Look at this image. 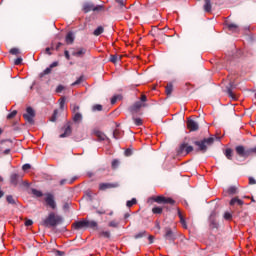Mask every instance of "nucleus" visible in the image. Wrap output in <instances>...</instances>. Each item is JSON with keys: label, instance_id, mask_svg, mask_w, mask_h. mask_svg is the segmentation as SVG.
Returning <instances> with one entry per match:
<instances>
[{"label": "nucleus", "instance_id": "1", "mask_svg": "<svg viewBox=\"0 0 256 256\" xmlns=\"http://www.w3.org/2000/svg\"><path fill=\"white\" fill-rule=\"evenodd\" d=\"M235 151L238 157H243L244 159H247V157L256 155V147L246 149L245 146L238 145L235 147Z\"/></svg>", "mask_w": 256, "mask_h": 256}, {"label": "nucleus", "instance_id": "2", "mask_svg": "<svg viewBox=\"0 0 256 256\" xmlns=\"http://www.w3.org/2000/svg\"><path fill=\"white\" fill-rule=\"evenodd\" d=\"M60 223H63V217L56 215L53 212H51L44 220V225L46 227H57V225H60Z\"/></svg>", "mask_w": 256, "mask_h": 256}, {"label": "nucleus", "instance_id": "3", "mask_svg": "<svg viewBox=\"0 0 256 256\" xmlns=\"http://www.w3.org/2000/svg\"><path fill=\"white\" fill-rule=\"evenodd\" d=\"M213 143H215V138L209 137L204 138L202 141H195L194 145L199 148V151L205 153L207 151V146L213 145Z\"/></svg>", "mask_w": 256, "mask_h": 256}, {"label": "nucleus", "instance_id": "4", "mask_svg": "<svg viewBox=\"0 0 256 256\" xmlns=\"http://www.w3.org/2000/svg\"><path fill=\"white\" fill-rule=\"evenodd\" d=\"M151 199L159 205H175V200H173L172 198H167L165 196H155Z\"/></svg>", "mask_w": 256, "mask_h": 256}, {"label": "nucleus", "instance_id": "5", "mask_svg": "<svg viewBox=\"0 0 256 256\" xmlns=\"http://www.w3.org/2000/svg\"><path fill=\"white\" fill-rule=\"evenodd\" d=\"M23 118L25 119V121H27V123H30V125H33V123H35V110H33L32 107H27L26 108V113L23 114Z\"/></svg>", "mask_w": 256, "mask_h": 256}, {"label": "nucleus", "instance_id": "6", "mask_svg": "<svg viewBox=\"0 0 256 256\" xmlns=\"http://www.w3.org/2000/svg\"><path fill=\"white\" fill-rule=\"evenodd\" d=\"M104 6L103 5H96L93 3H84L83 5V11L84 13H89L90 11H103Z\"/></svg>", "mask_w": 256, "mask_h": 256}, {"label": "nucleus", "instance_id": "7", "mask_svg": "<svg viewBox=\"0 0 256 256\" xmlns=\"http://www.w3.org/2000/svg\"><path fill=\"white\" fill-rule=\"evenodd\" d=\"M193 151V146H188L187 143H182L178 148V155H189Z\"/></svg>", "mask_w": 256, "mask_h": 256}, {"label": "nucleus", "instance_id": "8", "mask_svg": "<svg viewBox=\"0 0 256 256\" xmlns=\"http://www.w3.org/2000/svg\"><path fill=\"white\" fill-rule=\"evenodd\" d=\"M45 203L51 209H57V203L55 202V197L51 193H47L45 197Z\"/></svg>", "mask_w": 256, "mask_h": 256}, {"label": "nucleus", "instance_id": "9", "mask_svg": "<svg viewBox=\"0 0 256 256\" xmlns=\"http://www.w3.org/2000/svg\"><path fill=\"white\" fill-rule=\"evenodd\" d=\"M117 187H119L118 182H115V183H100L99 184V190L100 191H107V189H116Z\"/></svg>", "mask_w": 256, "mask_h": 256}, {"label": "nucleus", "instance_id": "10", "mask_svg": "<svg viewBox=\"0 0 256 256\" xmlns=\"http://www.w3.org/2000/svg\"><path fill=\"white\" fill-rule=\"evenodd\" d=\"M216 217H217V212L212 211L209 217L210 227H212V229H217V227H219V223H217Z\"/></svg>", "mask_w": 256, "mask_h": 256}, {"label": "nucleus", "instance_id": "11", "mask_svg": "<svg viewBox=\"0 0 256 256\" xmlns=\"http://www.w3.org/2000/svg\"><path fill=\"white\" fill-rule=\"evenodd\" d=\"M187 127H188L189 131H198L199 130V124L191 118H189L187 120Z\"/></svg>", "mask_w": 256, "mask_h": 256}, {"label": "nucleus", "instance_id": "12", "mask_svg": "<svg viewBox=\"0 0 256 256\" xmlns=\"http://www.w3.org/2000/svg\"><path fill=\"white\" fill-rule=\"evenodd\" d=\"M72 133V129H71V122H67L65 125H64V133H62L60 135V139H63L65 137H69Z\"/></svg>", "mask_w": 256, "mask_h": 256}, {"label": "nucleus", "instance_id": "13", "mask_svg": "<svg viewBox=\"0 0 256 256\" xmlns=\"http://www.w3.org/2000/svg\"><path fill=\"white\" fill-rule=\"evenodd\" d=\"M74 229H85L87 228V220H80L73 223Z\"/></svg>", "mask_w": 256, "mask_h": 256}, {"label": "nucleus", "instance_id": "14", "mask_svg": "<svg viewBox=\"0 0 256 256\" xmlns=\"http://www.w3.org/2000/svg\"><path fill=\"white\" fill-rule=\"evenodd\" d=\"M235 205H238V207H243L245 202H243V200L239 199L238 197H234L230 200V207H235Z\"/></svg>", "mask_w": 256, "mask_h": 256}, {"label": "nucleus", "instance_id": "15", "mask_svg": "<svg viewBox=\"0 0 256 256\" xmlns=\"http://www.w3.org/2000/svg\"><path fill=\"white\" fill-rule=\"evenodd\" d=\"M67 45H73L75 42V34L73 32H68L65 38Z\"/></svg>", "mask_w": 256, "mask_h": 256}, {"label": "nucleus", "instance_id": "16", "mask_svg": "<svg viewBox=\"0 0 256 256\" xmlns=\"http://www.w3.org/2000/svg\"><path fill=\"white\" fill-rule=\"evenodd\" d=\"M87 53V49L78 48L76 51L72 52L73 57H83Z\"/></svg>", "mask_w": 256, "mask_h": 256}, {"label": "nucleus", "instance_id": "17", "mask_svg": "<svg viewBox=\"0 0 256 256\" xmlns=\"http://www.w3.org/2000/svg\"><path fill=\"white\" fill-rule=\"evenodd\" d=\"M164 237L168 241H173L175 239V235L173 234V230H171V228H166V233H165Z\"/></svg>", "mask_w": 256, "mask_h": 256}, {"label": "nucleus", "instance_id": "18", "mask_svg": "<svg viewBox=\"0 0 256 256\" xmlns=\"http://www.w3.org/2000/svg\"><path fill=\"white\" fill-rule=\"evenodd\" d=\"M142 107L143 103L141 101H137L136 103H134V105H132L131 113H137Z\"/></svg>", "mask_w": 256, "mask_h": 256}, {"label": "nucleus", "instance_id": "19", "mask_svg": "<svg viewBox=\"0 0 256 256\" xmlns=\"http://www.w3.org/2000/svg\"><path fill=\"white\" fill-rule=\"evenodd\" d=\"M72 121H74V123H81V121H83V114L80 112L74 113L72 116Z\"/></svg>", "mask_w": 256, "mask_h": 256}, {"label": "nucleus", "instance_id": "20", "mask_svg": "<svg viewBox=\"0 0 256 256\" xmlns=\"http://www.w3.org/2000/svg\"><path fill=\"white\" fill-rule=\"evenodd\" d=\"M227 94L230 99H233L234 101L237 99V96H235V93H233V83H230V86L227 87Z\"/></svg>", "mask_w": 256, "mask_h": 256}, {"label": "nucleus", "instance_id": "21", "mask_svg": "<svg viewBox=\"0 0 256 256\" xmlns=\"http://www.w3.org/2000/svg\"><path fill=\"white\" fill-rule=\"evenodd\" d=\"M178 217L180 219V223L184 229H187V222L185 221V217H183V214L181 213V210H178Z\"/></svg>", "mask_w": 256, "mask_h": 256}, {"label": "nucleus", "instance_id": "22", "mask_svg": "<svg viewBox=\"0 0 256 256\" xmlns=\"http://www.w3.org/2000/svg\"><path fill=\"white\" fill-rule=\"evenodd\" d=\"M10 181H11L12 185L17 186L19 184V174H12L10 176Z\"/></svg>", "mask_w": 256, "mask_h": 256}, {"label": "nucleus", "instance_id": "23", "mask_svg": "<svg viewBox=\"0 0 256 256\" xmlns=\"http://www.w3.org/2000/svg\"><path fill=\"white\" fill-rule=\"evenodd\" d=\"M224 155L225 157L231 161L233 159V149L231 148H227L225 151H224Z\"/></svg>", "mask_w": 256, "mask_h": 256}, {"label": "nucleus", "instance_id": "24", "mask_svg": "<svg viewBox=\"0 0 256 256\" xmlns=\"http://www.w3.org/2000/svg\"><path fill=\"white\" fill-rule=\"evenodd\" d=\"M204 1H205V4H204L205 13H211V9H212L211 0H204Z\"/></svg>", "mask_w": 256, "mask_h": 256}, {"label": "nucleus", "instance_id": "25", "mask_svg": "<svg viewBox=\"0 0 256 256\" xmlns=\"http://www.w3.org/2000/svg\"><path fill=\"white\" fill-rule=\"evenodd\" d=\"M228 29L229 31H232V33H239V26H237L236 24H228Z\"/></svg>", "mask_w": 256, "mask_h": 256}, {"label": "nucleus", "instance_id": "26", "mask_svg": "<svg viewBox=\"0 0 256 256\" xmlns=\"http://www.w3.org/2000/svg\"><path fill=\"white\" fill-rule=\"evenodd\" d=\"M104 31L105 29L103 28V26H99L97 29L94 30L93 35H95V37H99V35H102Z\"/></svg>", "mask_w": 256, "mask_h": 256}, {"label": "nucleus", "instance_id": "27", "mask_svg": "<svg viewBox=\"0 0 256 256\" xmlns=\"http://www.w3.org/2000/svg\"><path fill=\"white\" fill-rule=\"evenodd\" d=\"M86 228H90V229H95L97 228V222H95L94 220H87V226Z\"/></svg>", "mask_w": 256, "mask_h": 256}, {"label": "nucleus", "instance_id": "28", "mask_svg": "<svg viewBox=\"0 0 256 256\" xmlns=\"http://www.w3.org/2000/svg\"><path fill=\"white\" fill-rule=\"evenodd\" d=\"M32 195H34V197H43V192L40 190H37L35 188H32Z\"/></svg>", "mask_w": 256, "mask_h": 256}, {"label": "nucleus", "instance_id": "29", "mask_svg": "<svg viewBox=\"0 0 256 256\" xmlns=\"http://www.w3.org/2000/svg\"><path fill=\"white\" fill-rule=\"evenodd\" d=\"M116 3H118L120 9H122V11H127V8L125 6V0H116Z\"/></svg>", "mask_w": 256, "mask_h": 256}, {"label": "nucleus", "instance_id": "30", "mask_svg": "<svg viewBox=\"0 0 256 256\" xmlns=\"http://www.w3.org/2000/svg\"><path fill=\"white\" fill-rule=\"evenodd\" d=\"M100 237H104V239H109L111 237V232L109 231H101L99 233Z\"/></svg>", "mask_w": 256, "mask_h": 256}, {"label": "nucleus", "instance_id": "31", "mask_svg": "<svg viewBox=\"0 0 256 256\" xmlns=\"http://www.w3.org/2000/svg\"><path fill=\"white\" fill-rule=\"evenodd\" d=\"M111 63H117V61H121V56L119 55H111L110 56Z\"/></svg>", "mask_w": 256, "mask_h": 256}, {"label": "nucleus", "instance_id": "32", "mask_svg": "<svg viewBox=\"0 0 256 256\" xmlns=\"http://www.w3.org/2000/svg\"><path fill=\"white\" fill-rule=\"evenodd\" d=\"M152 213H154V215H161V213H163V208H161V207H154L152 209Z\"/></svg>", "mask_w": 256, "mask_h": 256}, {"label": "nucleus", "instance_id": "33", "mask_svg": "<svg viewBox=\"0 0 256 256\" xmlns=\"http://www.w3.org/2000/svg\"><path fill=\"white\" fill-rule=\"evenodd\" d=\"M133 205H137V199H135V198H132L131 200H128L126 202L127 207H133Z\"/></svg>", "mask_w": 256, "mask_h": 256}, {"label": "nucleus", "instance_id": "34", "mask_svg": "<svg viewBox=\"0 0 256 256\" xmlns=\"http://www.w3.org/2000/svg\"><path fill=\"white\" fill-rule=\"evenodd\" d=\"M121 99H123V96H121V95L113 96L112 99H111V104L115 105V103H117V101H119Z\"/></svg>", "mask_w": 256, "mask_h": 256}, {"label": "nucleus", "instance_id": "35", "mask_svg": "<svg viewBox=\"0 0 256 256\" xmlns=\"http://www.w3.org/2000/svg\"><path fill=\"white\" fill-rule=\"evenodd\" d=\"M173 93V84H167L166 86V95H171Z\"/></svg>", "mask_w": 256, "mask_h": 256}, {"label": "nucleus", "instance_id": "36", "mask_svg": "<svg viewBox=\"0 0 256 256\" xmlns=\"http://www.w3.org/2000/svg\"><path fill=\"white\" fill-rule=\"evenodd\" d=\"M70 109H71L72 113H74V114L79 113V105H77V104H71Z\"/></svg>", "mask_w": 256, "mask_h": 256}, {"label": "nucleus", "instance_id": "37", "mask_svg": "<svg viewBox=\"0 0 256 256\" xmlns=\"http://www.w3.org/2000/svg\"><path fill=\"white\" fill-rule=\"evenodd\" d=\"M92 111L93 112L103 111V106L100 104H95L94 106H92Z\"/></svg>", "mask_w": 256, "mask_h": 256}, {"label": "nucleus", "instance_id": "38", "mask_svg": "<svg viewBox=\"0 0 256 256\" xmlns=\"http://www.w3.org/2000/svg\"><path fill=\"white\" fill-rule=\"evenodd\" d=\"M133 121L137 127H141V125H143V120L141 118H133Z\"/></svg>", "mask_w": 256, "mask_h": 256}, {"label": "nucleus", "instance_id": "39", "mask_svg": "<svg viewBox=\"0 0 256 256\" xmlns=\"http://www.w3.org/2000/svg\"><path fill=\"white\" fill-rule=\"evenodd\" d=\"M6 201L10 204V205H15V198H13V196L8 195L6 197Z\"/></svg>", "mask_w": 256, "mask_h": 256}, {"label": "nucleus", "instance_id": "40", "mask_svg": "<svg viewBox=\"0 0 256 256\" xmlns=\"http://www.w3.org/2000/svg\"><path fill=\"white\" fill-rule=\"evenodd\" d=\"M96 135L100 139V141H105V139H107V136L102 132H97Z\"/></svg>", "mask_w": 256, "mask_h": 256}, {"label": "nucleus", "instance_id": "41", "mask_svg": "<svg viewBox=\"0 0 256 256\" xmlns=\"http://www.w3.org/2000/svg\"><path fill=\"white\" fill-rule=\"evenodd\" d=\"M108 226L114 227L115 229H117V227H119V222H117L116 220H112L109 222Z\"/></svg>", "mask_w": 256, "mask_h": 256}, {"label": "nucleus", "instance_id": "42", "mask_svg": "<svg viewBox=\"0 0 256 256\" xmlns=\"http://www.w3.org/2000/svg\"><path fill=\"white\" fill-rule=\"evenodd\" d=\"M83 83V76H80L74 83H72V87H75V85H81Z\"/></svg>", "mask_w": 256, "mask_h": 256}, {"label": "nucleus", "instance_id": "43", "mask_svg": "<svg viewBox=\"0 0 256 256\" xmlns=\"http://www.w3.org/2000/svg\"><path fill=\"white\" fill-rule=\"evenodd\" d=\"M60 109L63 111L65 109V101H66V98L65 97H62L60 98Z\"/></svg>", "mask_w": 256, "mask_h": 256}, {"label": "nucleus", "instance_id": "44", "mask_svg": "<svg viewBox=\"0 0 256 256\" xmlns=\"http://www.w3.org/2000/svg\"><path fill=\"white\" fill-rule=\"evenodd\" d=\"M114 139H121V132L119 130H114L113 132Z\"/></svg>", "mask_w": 256, "mask_h": 256}, {"label": "nucleus", "instance_id": "45", "mask_svg": "<svg viewBox=\"0 0 256 256\" xmlns=\"http://www.w3.org/2000/svg\"><path fill=\"white\" fill-rule=\"evenodd\" d=\"M224 219L226 221H231V219H233V215L229 212H226V213H224Z\"/></svg>", "mask_w": 256, "mask_h": 256}, {"label": "nucleus", "instance_id": "46", "mask_svg": "<svg viewBox=\"0 0 256 256\" xmlns=\"http://www.w3.org/2000/svg\"><path fill=\"white\" fill-rule=\"evenodd\" d=\"M145 235H147V231L139 232L135 235V239H141V237H145Z\"/></svg>", "mask_w": 256, "mask_h": 256}, {"label": "nucleus", "instance_id": "47", "mask_svg": "<svg viewBox=\"0 0 256 256\" xmlns=\"http://www.w3.org/2000/svg\"><path fill=\"white\" fill-rule=\"evenodd\" d=\"M58 113H59L58 110H54L53 115H52L50 121H52L53 123H55V121H57V114H58Z\"/></svg>", "mask_w": 256, "mask_h": 256}, {"label": "nucleus", "instance_id": "48", "mask_svg": "<svg viewBox=\"0 0 256 256\" xmlns=\"http://www.w3.org/2000/svg\"><path fill=\"white\" fill-rule=\"evenodd\" d=\"M228 193L230 194V195H235V193H237V188L236 187H230L229 189H228Z\"/></svg>", "mask_w": 256, "mask_h": 256}, {"label": "nucleus", "instance_id": "49", "mask_svg": "<svg viewBox=\"0 0 256 256\" xmlns=\"http://www.w3.org/2000/svg\"><path fill=\"white\" fill-rule=\"evenodd\" d=\"M16 115H17V110H14L7 115V119H13Z\"/></svg>", "mask_w": 256, "mask_h": 256}, {"label": "nucleus", "instance_id": "50", "mask_svg": "<svg viewBox=\"0 0 256 256\" xmlns=\"http://www.w3.org/2000/svg\"><path fill=\"white\" fill-rule=\"evenodd\" d=\"M119 167V160L115 159L112 161V169H117Z\"/></svg>", "mask_w": 256, "mask_h": 256}, {"label": "nucleus", "instance_id": "51", "mask_svg": "<svg viewBox=\"0 0 256 256\" xmlns=\"http://www.w3.org/2000/svg\"><path fill=\"white\" fill-rule=\"evenodd\" d=\"M124 155L126 157H131V155H133V151L128 148V149L125 150Z\"/></svg>", "mask_w": 256, "mask_h": 256}, {"label": "nucleus", "instance_id": "52", "mask_svg": "<svg viewBox=\"0 0 256 256\" xmlns=\"http://www.w3.org/2000/svg\"><path fill=\"white\" fill-rule=\"evenodd\" d=\"M11 55H19V49L18 48H12L10 50Z\"/></svg>", "mask_w": 256, "mask_h": 256}, {"label": "nucleus", "instance_id": "53", "mask_svg": "<svg viewBox=\"0 0 256 256\" xmlns=\"http://www.w3.org/2000/svg\"><path fill=\"white\" fill-rule=\"evenodd\" d=\"M64 89H65V87L63 85H59L56 88V93H62Z\"/></svg>", "mask_w": 256, "mask_h": 256}, {"label": "nucleus", "instance_id": "54", "mask_svg": "<svg viewBox=\"0 0 256 256\" xmlns=\"http://www.w3.org/2000/svg\"><path fill=\"white\" fill-rule=\"evenodd\" d=\"M23 63V58L19 57L14 61V65H21Z\"/></svg>", "mask_w": 256, "mask_h": 256}, {"label": "nucleus", "instance_id": "55", "mask_svg": "<svg viewBox=\"0 0 256 256\" xmlns=\"http://www.w3.org/2000/svg\"><path fill=\"white\" fill-rule=\"evenodd\" d=\"M22 169H23V171H29V169H31V164H24L22 166Z\"/></svg>", "mask_w": 256, "mask_h": 256}, {"label": "nucleus", "instance_id": "56", "mask_svg": "<svg viewBox=\"0 0 256 256\" xmlns=\"http://www.w3.org/2000/svg\"><path fill=\"white\" fill-rule=\"evenodd\" d=\"M249 185H256V180L253 177H249Z\"/></svg>", "mask_w": 256, "mask_h": 256}, {"label": "nucleus", "instance_id": "57", "mask_svg": "<svg viewBox=\"0 0 256 256\" xmlns=\"http://www.w3.org/2000/svg\"><path fill=\"white\" fill-rule=\"evenodd\" d=\"M64 55H65V58L67 59V61H69L71 59V55H69V51L68 50L64 51Z\"/></svg>", "mask_w": 256, "mask_h": 256}, {"label": "nucleus", "instance_id": "58", "mask_svg": "<svg viewBox=\"0 0 256 256\" xmlns=\"http://www.w3.org/2000/svg\"><path fill=\"white\" fill-rule=\"evenodd\" d=\"M31 225H33V220H26L25 221V226L26 227H31Z\"/></svg>", "mask_w": 256, "mask_h": 256}, {"label": "nucleus", "instance_id": "59", "mask_svg": "<svg viewBox=\"0 0 256 256\" xmlns=\"http://www.w3.org/2000/svg\"><path fill=\"white\" fill-rule=\"evenodd\" d=\"M51 67L49 66L48 68H46L44 71H43V73H44V75H49V73H51Z\"/></svg>", "mask_w": 256, "mask_h": 256}, {"label": "nucleus", "instance_id": "60", "mask_svg": "<svg viewBox=\"0 0 256 256\" xmlns=\"http://www.w3.org/2000/svg\"><path fill=\"white\" fill-rule=\"evenodd\" d=\"M57 65H59V62H53L49 67L50 69H53L54 67H57Z\"/></svg>", "mask_w": 256, "mask_h": 256}, {"label": "nucleus", "instance_id": "61", "mask_svg": "<svg viewBox=\"0 0 256 256\" xmlns=\"http://www.w3.org/2000/svg\"><path fill=\"white\" fill-rule=\"evenodd\" d=\"M140 100L142 101V103H145V101H147V96L146 95H142Z\"/></svg>", "mask_w": 256, "mask_h": 256}, {"label": "nucleus", "instance_id": "62", "mask_svg": "<svg viewBox=\"0 0 256 256\" xmlns=\"http://www.w3.org/2000/svg\"><path fill=\"white\" fill-rule=\"evenodd\" d=\"M11 153V149H6L3 151V155H9Z\"/></svg>", "mask_w": 256, "mask_h": 256}, {"label": "nucleus", "instance_id": "63", "mask_svg": "<svg viewBox=\"0 0 256 256\" xmlns=\"http://www.w3.org/2000/svg\"><path fill=\"white\" fill-rule=\"evenodd\" d=\"M56 255L63 256L65 255V252L57 250Z\"/></svg>", "mask_w": 256, "mask_h": 256}, {"label": "nucleus", "instance_id": "64", "mask_svg": "<svg viewBox=\"0 0 256 256\" xmlns=\"http://www.w3.org/2000/svg\"><path fill=\"white\" fill-rule=\"evenodd\" d=\"M153 239H154V238H153V236H151V235L148 237V240H149L150 244L153 243Z\"/></svg>", "mask_w": 256, "mask_h": 256}]
</instances>
